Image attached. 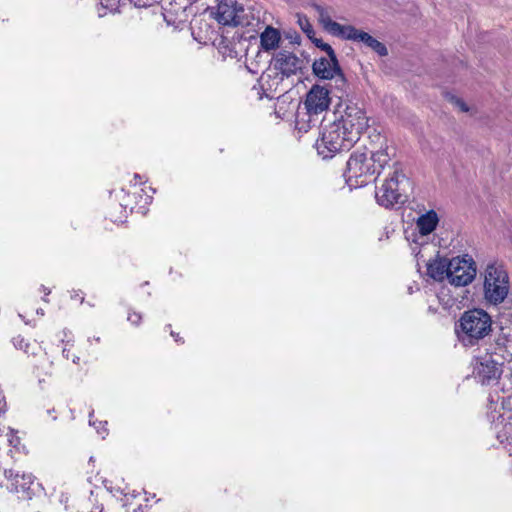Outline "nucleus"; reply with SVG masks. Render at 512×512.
<instances>
[{
    "label": "nucleus",
    "instance_id": "obj_2",
    "mask_svg": "<svg viewBox=\"0 0 512 512\" xmlns=\"http://www.w3.org/2000/svg\"><path fill=\"white\" fill-rule=\"evenodd\" d=\"M390 161L388 148L369 152L366 148L354 151L347 161L344 177L347 185L353 189L366 185L371 178L379 175L380 171Z\"/></svg>",
    "mask_w": 512,
    "mask_h": 512
},
{
    "label": "nucleus",
    "instance_id": "obj_29",
    "mask_svg": "<svg viewBox=\"0 0 512 512\" xmlns=\"http://www.w3.org/2000/svg\"><path fill=\"white\" fill-rule=\"evenodd\" d=\"M88 512H103V505L98 503L93 504V506Z\"/></svg>",
    "mask_w": 512,
    "mask_h": 512
},
{
    "label": "nucleus",
    "instance_id": "obj_5",
    "mask_svg": "<svg viewBox=\"0 0 512 512\" xmlns=\"http://www.w3.org/2000/svg\"><path fill=\"white\" fill-rule=\"evenodd\" d=\"M505 358L496 351H486L474 358L473 374L482 385L498 383L504 371Z\"/></svg>",
    "mask_w": 512,
    "mask_h": 512
},
{
    "label": "nucleus",
    "instance_id": "obj_33",
    "mask_svg": "<svg viewBox=\"0 0 512 512\" xmlns=\"http://www.w3.org/2000/svg\"><path fill=\"white\" fill-rule=\"evenodd\" d=\"M42 290L45 293V295H48L50 293V290H48L46 287L42 286Z\"/></svg>",
    "mask_w": 512,
    "mask_h": 512
},
{
    "label": "nucleus",
    "instance_id": "obj_4",
    "mask_svg": "<svg viewBox=\"0 0 512 512\" xmlns=\"http://www.w3.org/2000/svg\"><path fill=\"white\" fill-rule=\"evenodd\" d=\"M484 298L493 305L502 303L510 289L509 276L501 264L490 263L486 266L484 273Z\"/></svg>",
    "mask_w": 512,
    "mask_h": 512
},
{
    "label": "nucleus",
    "instance_id": "obj_25",
    "mask_svg": "<svg viewBox=\"0 0 512 512\" xmlns=\"http://www.w3.org/2000/svg\"><path fill=\"white\" fill-rule=\"evenodd\" d=\"M318 47H321L327 53L328 57H336L333 48L327 43H317Z\"/></svg>",
    "mask_w": 512,
    "mask_h": 512
},
{
    "label": "nucleus",
    "instance_id": "obj_24",
    "mask_svg": "<svg viewBox=\"0 0 512 512\" xmlns=\"http://www.w3.org/2000/svg\"><path fill=\"white\" fill-rule=\"evenodd\" d=\"M62 354L66 359H71L73 363L78 364L80 358L75 354H71V349L68 347V344L62 350Z\"/></svg>",
    "mask_w": 512,
    "mask_h": 512
},
{
    "label": "nucleus",
    "instance_id": "obj_11",
    "mask_svg": "<svg viewBox=\"0 0 512 512\" xmlns=\"http://www.w3.org/2000/svg\"><path fill=\"white\" fill-rule=\"evenodd\" d=\"M243 6L235 0H223L217 5L214 13L217 22L224 26H237L243 24Z\"/></svg>",
    "mask_w": 512,
    "mask_h": 512
},
{
    "label": "nucleus",
    "instance_id": "obj_26",
    "mask_svg": "<svg viewBox=\"0 0 512 512\" xmlns=\"http://www.w3.org/2000/svg\"><path fill=\"white\" fill-rule=\"evenodd\" d=\"M141 315L136 313V312H133V313H129L128 314V321L131 322L132 324L134 325H138L141 321Z\"/></svg>",
    "mask_w": 512,
    "mask_h": 512
},
{
    "label": "nucleus",
    "instance_id": "obj_16",
    "mask_svg": "<svg viewBox=\"0 0 512 512\" xmlns=\"http://www.w3.org/2000/svg\"><path fill=\"white\" fill-rule=\"evenodd\" d=\"M450 259L436 257L427 264V274L437 281L448 280Z\"/></svg>",
    "mask_w": 512,
    "mask_h": 512
},
{
    "label": "nucleus",
    "instance_id": "obj_8",
    "mask_svg": "<svg viewBox=\"0 0 512 512\" xmlns=\"http://www.w3.org/2000/svg\"><path fill=\"white\" fill-rule=\"evenodd\" d=\"M477 267L469 255L456 256L450 259L448 281L456 287L470 284L476 277Z\"/></svg>",
    "mask_w": 512,
    "mask_h": 512
},
{
    "label": "nucleus",
    "instance_id": "obj_17",
    "mask_svg": "<svg viewBox=\"0 0 512 512\" xmlns=\"http://www.w3.org/2000/svg\"><path fill=\"white\" fill-rule=\"evenodd\" d=\"M439 223L438 214L434 210L427 211L416 220V229L420 236L430 235Z\"/></svg>",
    "mask_w": 512,
    "mask_h": 512
},
{
    "label": "nucleus",
    "instance_id": "obj_32",
    "mask_svg": "<svg viewBox=\"0 0 512 512\" xmlns=\"http://www.w3.org/2000/svg\"><path fill=\"white\" fill-rule=\"evenodd\" d=\"M129 206L128 203H120V207L121 208H124V210H126V208Z\"/></svg>",
    "mask_w": 512,
    "mask_h": 512
},
{
    "label": "nucleus",
    "instance_id": "obj_9",
    "mask_svg": "<svg viewBox=\"0 0 512 512\" xmlns=\"http://www.w3.org/2000/svg\"><path fill=\"white\" fill-rule=\"evenodd\" d=\"M400 177H404V175L395 169L392 175L377 189L375 198L379 205L388 208L403 202L398 188Z\"/></svg>",
    "mask_w": 512,
    "mask_h": 512
},
{
    "label": "nucleus",
    "instance_id": "obj_14",
    "mask_svg": "<svg viewBox=\"0 0 512 512\" xmlns=\"http://www.w3.org/2000/svg\"><path fill=\"white\" fill-rule=\"evenodd\" d=\"M4 476L9 482L8 488L15 493H27L35 480L33 474L14 469H6Z\"/></svg>",
    "mask_w": 512,
    "mask_h": 512
},
{
    "label": "nucleus",
    "instance_id": "obj_1",
    "mask_svg": "<svg viewBox=\"0 0 512 512\" xmlns=\"http://www.w3.org/2000/svg\"><path fill=\"white\" fill-rule=\"evenodd\" d=\"M367 126L365 112L355 105L347 106L338 118L323 126L315 143L318 154L329 159L336 153L350 150Z\"/></svg>",
    "mask_w": 512,
    "mask_h": 512
},
{
    "label": "nucleus",
    "instance_id": "obj_28",
    "mask_svg": "<svg viewBox=\"0 0 512 512\" xmlns=\"http://www.w3.org/2000/svg\"><path fill=\"white\" fill-rule=\"evenodd\" d=\"M6 411V402L4 396L0 394V416Z\"/></svg>",
    "mask_w": 512,
    "mask_h": 512
},
{
    "label": "nucleus",
    "instance_id": "obj_23",
    "mask_svg": "<svg viewBox=\"0 0 512 512\" xmlns=\"http://www.w3.org/2000/svg\"><path fill=\"white\" fill-rule=\"evenodd\" d=\"M451 103L455 107H457L461 112H468L469 111L468 105L461 98L453 96V97H451Z\"/></svg>",
    "mask_w": 512,
    "mask_h": 512
},
{
    "label": "nucleus",
    "instance_id": "obj_12",
    "mask_svg": "<svg viewBox=\"0 0 512 512\" xmlns=\"http://www.w3.org/2000/svg\"><path fill=\"white\" fill-rule=\"evenodd\" d=\"M303 61L295 54L288 51L278 52L271 62L270 71L275 70L281 74V79L290 77L302 69Z\"/></svg>",
    "mask_w": 512,
    "mask_h": 512
},
{
    "label": "nucleus",
    "instance_id": "obj_22",
    "mask_svg": "<svg viewBox=\"0 0 512 512\" xmlns=\"http://www.w3.org/2000/svg\"><path fill=\"white\" fill-rule=\"evenodd\" d=\"M89 424L92 425V426H95V428L97 429V432L99 435H101L102 438H105V436L107 435V421H100L99 422V426H96V421L93 420V411L89 414Z\"/></svg>",
    "mask_w": 512,
    "mask_h": 512
},
{
    "label": "nucleus",
    "instance_id": "obj_20",
    "mask_svg": "<svg viewBox=\"0 0 512 512\" xmlns=\"http://www.w3.org/2000/svg\"><path fill=\"white\" fill-rule=\"evenodd\" d=\"M21 444V439L17 435V432L12 430L9 427L3 426L0 427V447L7 445L13 447L15 449H19Z\"/></svg>",
    "mask_w": 512,
    "mask_h": 512
},
{
    "label": "nucleus",
    "instance_id": "obj_13",
    "mask_svg": "<svg viewBox=\"0 0 512 512\" xmlns=\"http://www.w3.org/2000/svg\"><path fill=\"white\" fill-rule=\"evenodd\" d=\"M13 344L17 349L23 350L27 354H41V361L36 365L37 375H51L53 362L49 359L46 352H43L41 346L33 341L27 342L23 337L17 336L13 338Z\"/></svg>",
    "mask_w": 512,
    "mask_h": 512
},
{
    "label": "nucleus",
    "instance_id": "obj_34",
    "mask_svg": "<svg viewBox=\"0 0 512 512\" xmlns=\"http://www.w3.org/2000/svg\"><path fill=\"white\" fill-rule=\"evenodd\" d=\"M37 314L44 315L43 309H37Z\"/></svg>",
    "mask_w": 512,
    "mask_h": 512
},
{
    "label": "nucleus",
    "instance_id": "obj_18",
    "mask_svg": "<svg viewBox=\"0 0 512 512\" xmlns=\"http://www.w3.org/2000/svg\"><path fill=\"white\" fill-rule=\"evenodd\" d=\"M281 40L280 32L271 26L265 28L260 35L261 47L265 51L275 50Z\"/></svg>",
    "mask_w": 512,
    "mask_h": 512
},
{
    "label": "nucleus",
    "instance_id": "obj_31",
    "mask_svg": "<svg viewBox=\"0 0 512 512\" xmlns=\"http://www.w3.org/2000/svg\"><path fill=\"white\" fill-rule=\"evenodd\" d=\"M111 220H112L113 222H123V219H122L121 217H119V218H113V217H111Z\"/></svg>",
    "mask_w": 512,
    "mask_h": 512
},
{
    "label": "nucleus",
    "instance_id": "obj_7",
    "mask_svg": "<svg viewBox=\"0 0 512 512\" xmlns=\"http://www.w3.org/2000/svg\"><path fill=\"white\" fill-rule=\"evenodd\" d=\"M500 398L497 401L491 400L488 405L487 415L490 419L496 437L500 443L507 441L512 443V410L504 407V400Z\"/></svg>",
    "mask_w": 512,
    "mask_h": 512
},
{
    "label": "nucleus",
    "instance_id": "obj_27",
    "mask_svg": "<svg viewBox=\"0 0 512 512\" xmlns=\"http://www.w3.org/2000/svg\"><path fill=\"white\" fill-rule=\"evenodd\" d=\"M299 23H300V25H301L302 29H303L305 32H308V31H309V29L311 28V27H310V24H309V22H308V20H307L306 18H304V19H301V18H300V19H299Z\"/></svg>",
    "mask_w": 512,
    "mask_h": 512
},
{
    "label": "nucleus",
    "instance_id": "obj_19",
    "mask_svg": "<svg viewBox=\"0 0 512 512\" xmlns=\"http://www.w3.org/2000/svg\"><path fill=\"white\" fill-rule=\"evenodd\" d=\"M356 42H361L365 44L367 47L371 48L380 56H386L388 54L387 48L383 43H381L380 41L372 37L370 34L362 30L358 35V39Z\"/></svg>",
    "mask_w": 512,
    "mask_h": 512
},
{
    "label": "nucleus",
    "instance_id": "obj_10",
    "mask_svg": "<svg viewBox=\"0 0 512 512\" xmlns=\"http://www.w3.org/2000/svg\"><path fill=\"white\" fill-rule=\"evenodd\" d=\"M316 9L318 12V20L326 32L345 40L357 41L361 30H358L352 25H341L333 21L328 11L320 6Z\"/></svg>",
    "mask_w": 512,
    "mask_h": 512
},
{
    "label": "nucleus",
    "instance_id": "obj_3",
    "mask_svg": "<svg viewBox=\"0 0 512 512\" xmlns=\"http://www.w3.org/2000/svg\"><path fill=\"white\" fill-rule=\"evenodd\" d=\"M492 331V318L483 309L465 311L455 326L459 342L465 347H473Z\"/></svg>",
    "mask_w": 512,
    "mask_h": 512
},
{
    "label": "nucleus",
    "instance_id": "obj_30",
    "mask_svg": "<svg viewBox=\"0 0 512 512\" xmlns=\"http://www.w3.org/2000/svg\"><path fill=\"white\" fill-rule=\"evenodd\" d=\"M504 445V447L508 450L509 452V455L512 457V443L509 444L507 441H505L504 443H502Z\"/></svg>",
    "mask_w": 512,
    "mask_h": 512
},
{
    "label": "nucleus",
    "instance_id": "obj_15",
    "mask_svg": "<svg viewBox=\"0 0 512 512\" xmlns=\"http://www.w3.org/2000/svg\"><path fill=\"white\" fill-rule=\"evenodd\" d=\"M313 72L321 79H333L336 76L343 78L336 57L320 58L313 63Z\"/></svg>",
    "mask_w": 512,
    "mask_h": 512
},
{
    "label": "nucleus",
    "instance_id": "obj_6",
    "mask_svg": "<svg viewBox=\"0 0 512 512\" xmlns=\"http://www.w3.org/2000/svg\"><path fill=\"white\" fill-rule=\"evenodd\" d=\"M331 98L330 92L327 88L314 85L306 95L305 108L307 110L306 115L308 116V125L305 126L300 120L297 121V125L300 130L307 131L312 125L318 122V117L326 112L330 106Z\"/></svg>",
    "mask_w": 512,
    "mask_h": 512
},
{
    "label": "nucleus",
    "instance_id": "obj_21",
    "mask_svg": "<svg viewBox=\"0 0 512 512\" xmlns=\"http://www.w3.org/2000/svg\"><path fill=\"white\" fill-rule=\"evenodd\" d=\"M118 9V0H101L100 7H98V15L104 17L107 13H113Z\"/></svg>",
    "mask_w": 512,
    "mask_h": 512
},
{
    "label": "nucleus",
    "instance_id": "obj_35",
    "mask_svg": "<svg viewBox=\"0 0 512 512\" xmlns=\"http://www.w3.org/2000/svg\"><path fill=\"white\" fill-rule=\"evenodd\" d=\"M171 336L175 337V340L178 341V338L174 335L173 332H171Z\"/></svg>",
    "mask_w": 512,
    "mask_h": 512
}]
</instances>
